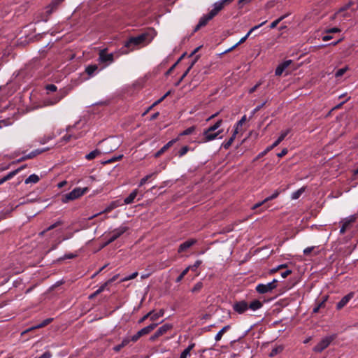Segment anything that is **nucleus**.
I'll return each instance as SVG.
<instances>
[{"label": "nucleus", "mask_w": 358, "mask_h": 358, "mask_svg": "<svg viewBox=\"0 0 358 358\" xmlns=\"http://www.w3.org/2000/svg\"><path fill=\"white\" fill-rule=\"evenodd\" d=\"M155 36V31L154 29H150L136 36L130 37L124 43V48L128 50H123L122 53L128 54L136 48L148 45L153 40Z\"/></svg>", "instance_id": "f257e3e1"}, {"label": "nucleus", "mask_w": 358, "mask_h": 358, "mask_svg": "<svg viewBox=\"0 0 358 358\" xmlns=\"http://www.w3.org/2000/svg\"><path fill=\"white\" fill-rule=\"evenodd\" d=\"M88 191L87 187L80 188L77 187L73 189L71 192L66 194L63 196L62 201L63 203H68L69 201L75 200L80 196H83Z\"/></svg>", "instance_id": "f03ea898"}, {"label": "nucleus", "mask_w": 358, "mask_h": 358, "mask_svg": "<svg viewBox=\"0 0 358 358\" xmlns=\"http://www.w3.org/2000/svg\"><path fill=\"white\" fill-rule=\"evenodd\" d=\"M129 228L125 225H122L113 231H110L108 235L110 236L108 241L103 245L102 248L109 245L112 242L115 241L119 237H120L124 233H125Z\"/></svg>", "instance_id": "7ed1b4c3"}, {"label": "nucleus", "mask_w": 358, "mask_h": 358, "mask_svg": "<svg viewBox=\"0 0 358 358\" xmlns=\"http://www.w3.org/2000/svg\"><path fill=\"white\" fill-rule=\"evenodd\" d=\"M98 61L100 64H104L105 66H108L114 62L113 53H108V49H101L99 52Z\"/></svg>", "instance_id": "20e7f679"}, {"label": "nucleus", "mask_w": 358, "mask_h": 358, "mask_svg": "<svg viewBox=\"0 0 358 358\" xmlns=\"http://www.w3.org/2000/svg\"><path fill=\"white\" fill-rule=\"evenodd\" d=\"M278 285V280L276 279L267 284H259L256 287V291L259 294H266L272 292L276 288Z\"/></svg>", "instance_id": "39448f33"}, {"label": "nucleus", "mask_w": 358, "mask_h": 358, "mask_svg": "<svg viewBox=\"0 0 358 358\" xmlns=\"http://www.w3.org/2000/svg\"><path fill=\"white\" fill-rule=\"evenodd\" d=\"M357 215H350L345 218H344L341 223L342 224V226L340 229V234H343L346 231L347 229H350L352 226V224L355 222V221L357 219Z\"/></svg>", "instance_id": "423d86ee"}, {"label": "nucleus", "mask_w": 358, "mask_h": 358, "mask_svg": "<svg viewBox=\"0 0 358 358\" xmlns=\"http://www.w3.org/2000/svg\"><path fill=\"white\" fill-rule=\"evenodd\" d=\"M290 131H291L290 129H287L284 131H282L279 137L278 138V139L274 143H273V144L267 147L265 149V150L260 154V156H263V155H266L267 152H268L269 151L273 150L274 148L278 146L285 139V138L288 135V134Z\"/></svg>", "instance_id": "0eeeda50"}, {"label": "nucleus", "mask_w": 358, "mask_h": 358, "mask_svg": "<svg viewBox=\"0 0 358 358\" xmlns=\"http://www.w3.org/2000/svg\"><path fill=\"white\" fill-rule=\"evenodd\" d=\"M232 1L233 0H221L215 2L213 4V8L208 13L210 15V17H214L225 6L229 5Z\"/></svg>", "instance_id": "6e6552de"}, {"label": "nucleus", "mask_w": 358, "mask_h": 358, "mask_svg": "<svg viewBox=\"0 0 358 358\" xmlns=\"http://www.w3.org/2000/svg\"><path fill=\"white\" fill-rule=\"evenodd\" d=\"M222 132V129H220L217 131H210L208 129H204L203 132V137L200 141V143H207L211 141H213L218 138L219 135Z\"/></svg>", "instance_id": "1a4fd4ad"}, {"label": "nucleus", "mask_w": 358, "mask_h": 358, "mask_svg": "<svg viewBox=\"0 0 358 358\" xmlns=\"http://www.w3.org/2000/svg\"><path fill=\"white\" fill-rule=\"evenodd\" d=\"M75 128L76 124L68 126L66 129V131L68 134L62 137V141L66 143L71 139H77L82 137L83 136V133L80 132L79 134H76L73 131Z\"/></svg>", "instance_id": "9d476101"}, {"label": "nucleus", "mask_w": 358, "mask_h": 358, "mask_svg": "<svg viewBox=\"0 0 358 358\" xmlns=\"http://www.w3.org/2000/svg\"><path fill=\"white\" fill-rule=\"evenodd\" d=\"M333 338L331 337H325L322 338L313 348L316 352H321L326 349L331 343Z\"/></svg>", "instance_id": "9b49d317"}, {"label": "nucleus", "mask_w": 358, "mask_h": 358, "mask_svg": "<svg viewBox=\"0 0 358 358\" xmlns=\"http://www.w3.org/2000/svg\"><path fill=\"white\" fill-rule=\"evenodd\" d=\"M233 309L238 314H243L248 309V304L245 301H238L233 305Z\"/></svg>", "instance_id": "f8f14e48"}, {"label": "nucleus", "mask_w": 358, "mask_h": 358, "mask_svg": "<svg viewBox=\"0 0 358 358\" xmlns=\"http://www.w3.org/2000/svg\"><path fill=\"white\" fill-rule=\"evenodd\" d=\"M266 23V21H264L263 22H262L261 24H258V25H256L255 27H253L248 32V34L243 36V38H241V40L236 43L235 44L232 48H229V50H227L226 52H229L231 50H232L234 48H235L236 47H237L238 45L244 43L247 38L249 37V36L251 34V33L252 31H254L255 30L259 29V27H261L262 26H263L264 24Z\"/></svg>", "instance_id": "ddd939ff"}, {"label": "nucleus", "mask_w": 358, "mask_h": 358, "mask_svg": "<svg viewBox=\"0 0 358 358\" xmlns=\"http://www.w3.org/2000/svg\"><path fill=\"white\" fill-rule=\"evenodd\" d=\"M64 1V0H52L51 3L45 8L46 13L48 15H51Z\"/></svg>", "instance_id": "4468645a"}, {"label": "nucleus", "mask_w": 358, "mask_h": 358, "mask_svg": "<svg viewBox=\"0 0 358 358\" xmlns=\"http://www.w3.org/2000/svg\"><path fill=\"white\" fill-rule=\"evenodd\" d=\"M353 292H350L349 294L343 296L341 299V300L336 304V308L338 310L342 309L353 298Z\"/></svg>", "instance_id": "2eb2a0df"}, {"label": "nucleus", "mask_w": 358, "mask_h": 358, "mask_svg": "<svg viewBox=\"0 0 358 358\" xmlns=\"http://www.w3.org/2000/svg\"><path fill=\"white\" fill-rule=\"evenodd\" d=\"M196 243V239H194V238L189 239L180 245L178 252L179 253L184 252L186 250H187L188 248H189L190 247H192L193 245H194Z\"/></svg>", "instance_id": "dca6fc26"}, {"label": "nucleus", "mask_w": 358, "mask_h": 358, "mask_svg": "<svg viewBox=\"0 0 358 358\" xmlns=\"http://www.w3.org/2000/svg\"><path fill=\"white\" fill-rule=\"evenodd\" d=\"M118 206V205L117 204V202L116 201H113L112 203H110L103 211L100 212V213H98L96 214H94L93 215H92L91 217H90L88 218L89 220H91L92 219H94V217H97L98 215L102 214V213H109L112 210L115 209V208H117Z\"/></svg>", "instance_id": "f3484780"}, {"label": "nucleus", "mask_w": 358, "mask_h": 358, "mask_svg": "<svg viewBox=\"0 0 358 358\" xmlns=\"http://www.w3.org/2000/svg\"><path fill=\"white\" fill-rule=\"evenodd\" d=\"M48 150H49L48 148H43V149H36V150L32 151L31 152H30L29 154H28L27 155L22 157L20 159H19V162H21V161H23L25 159H32V158L35 157L36 156H37L38 155L41 154L43 152L47 151Z\"/></svg>", "instance_id": "a211bd4d"}, {"label": "nucleus", "mask_w": 358, "mask_h": 358, "mask_svg": "<svg viewBox=\"0 0 358 358\" xmlns=\"http://www.w3.org/2000/svg\"><path fill=\"white\" fill-rule=\"evenodd\" d=\"M178 141V138L173 139L169 141L166 145H164L159 150H158L155 154V157H159L162 155L165 151H166L170 147H171L175 143Z\"/></svg>", "instance_id": "6ab92c4d"}, {"label": "nucleus", "mask_w": 358, "mask_h": 358, "mask_svg": "<svg viewBox=\"0 0 358 358\" xmlns=\"http://www.w3.org/2000/svg\"><path fill=\"white\" fill-rule=\"evenodd\" d=\"M292 60H287L279 64L275 71L276 76H281L283 71L290 65Z\"/></svg>", "instance_id": "aec40b11"}, {"label": "nucleus", "mask_w": 358, "mask_h": 358, "mask_svg": "<svg viewBox=\"0 0 358 358\" xmlns=\"http://www.w3.org/2000/svg\"><path fill=\"white\" fill-rule=\"evenodd\" d=\"M210 15L209 13H208L207 15H205L203 16H202L199 21V23L197 24V25L195 27V31H197L199 30L201 27L205 26L208 22L209 20H210L211 19H213V17H210Z\"/></svg>", "instance_id": "412c9836"}, {"label": "nucleus", "mask_w": 358, "mask_h": 358, "mask_svg": "<svg viewBox=\"0 0 358 358\" xmlns=\"http://www.w3.org/2000/svg\"><path fill=\"white\" fill-rule=\"evenodd\" d=\"M173 329V325L171 324H165L160 327L156 332L157 333V335L159 336H162L164 334H166L168 331H171Z\"/></svg>", "instance_id": "4be33fe9"}, {"label": "nucleus", "mask_w": 358, "mask_h": 358, "mask_svg": "<svg viewBox=\"0 0 358 358\" xmlns=\"http://www.w3.org/2000/svg\"><path fill=\"white\" fill-rule=\"evenodd\" d=\"M157 325H158V324H157V323H152V324L141 329L138 331L142 336H144V335H146V334H148L149 333H150L152 330H154L157 327Z\"/></svg>", "instance_id": "5701e85b"}, {"label": "nucleus", "mask_w": 358, "mask_h": 358, "mask_svg": "<svg viewBox=\"0 0 358 358\" xmlns=\"http://www.w3.org/2000/svg\"><path fill=\"white\" fill-rule=\"evenodd\" d=\"M138 191L137 189H134L130 194L124 200L125 204H130L134 202L135 198L137 196Z\"/></svg>", "instance_id": "b1692460"}, {"label": "nucleus", "mask_w": 358, "mask_h": 358, "mask_svg": "<svg viewBox=\"0 0 358 358\" xmlns=\"http://www.w3.org/2000/svg\"><path fill=\"white\" fill-rule=\"evenodd\" d=\"M97 71L98 66L96 64H90L85 68V73L90 77L93 76Z\"/></svg>", "instance_id": "393cba45"}, {"label": "nucleus", "mask_w": 358, "mask_h": 358, "mask_svg": "<svg viewBox=\"0 0 358 358\" xmlns=\"http://www.w3.org/2000/svg\"><path fill=\"white\" fill-rule=\"evenodd\" d=\"M237 134H238L237 128H235L234 131L232 136L230 137V138L227 141L224 142L222 144V147L224 149H228L231 145Z\"/></svg>", "instance_id": "a878e982"}, {"label": "nucleus", "mask_w": 358, "mask_h": 358, "mask_svg": "<svg viewBox=\"0 0 358 358\" xmlns=\"http://www.w3.org/2000/svg\"><path fill=\"white\" fill-rule=\"evenodd\" d=\"M158 171H155L153 173H151L147 176H145V177H143V178H141V180H140L139 182V186H143V185H145L150 179L151 178H154L157 176V175L158 174Z\"/></svg>", "instance_id": "bb28decb"}, {"label": "nucleus", "mask_w": 358, "mask_h": 358, "mask_svg": "<svg viewBox=\"0 0 358 358\" xmlns=\"http://www.w3.org/2000/svg\"><path fill=\"white\" fill-rule=\"evenodd\" d=\"M130 342V338L129 337H126L124 338L120 344L119 345H117L113 347V350L115 351V352H119L122 348H123L124 347L127 346Z\"/></svg>", "instance_id": "cd10ccee"}, {"label": "nucleus", "mask_w": 358, "mask_h": 358, "mask_svg": "<svg viewBox=\"0 0 358 358\" xmlns=\"http://www.w3.org/2000/svg\"><path fill=\"white\" fill-rule=\"evenodd\" d=\"M195 343H192L189 346L185 348L182 353L180 354V358H187L190 356L191 350L194 348Z\"/></svg>", "instance_id": "c85d7f7f"}, {"label": "nucleus", "mask_w": 358, "mask_h": 358, "mask_svg": "<svg viewBox=\"0 0 358 358\" xmlns=\"http://www.w3.org/2000/svg\"><path fill=\"white\" fill-rule=\"evenodd\" d=\"M263 304L259 300H255L252 301L250 305H248V308H250L252 310H257L262 307Z\"/></svg>", "instance_id": "c756f323"}, {"label": "nucleus", "mask_w": 358, "mask_h": 358, "mask_svg": "<svg viewBox=\"0 0 358 358\" xmlns=\"http://www.w3.org/2000/svg\"><path fill=\"white\" fill-rule=\"evenodd\" d=\"M101 154V151L98 149H96L87 155H85V159L87 160H92L94 158H96L97 156L100 155Z\"/></svg>", "instance_id": "7c9ffc66"}, {"label": "nucleus", "mask_w": 358, "mask_h": 358, "mask_svg": "<svg viewBox=\"0 0 358 358\" xmlns=\"http://www.w3.org/2000/svg\"><path fill=\"white\" fill-rule=\"evenodd\" d=\"M231 328L230 325L224 326L216 335L215 339L216 341L221 340L223 334L227 332Z\"/></svg>", "instance_id": "2f4dec72"}, {"label": "nucleus", "mask_w": 358, "mask_h": 358, "mask_svg": "<svg viewBox=\"0 0 358 358\" xmlns=\"http://www.w3.org/2000/svg\"><path fill=\"white\" fill-rule=\"evenodd\" d=\"M283 349H284V348L282 345H278V346L273 348L269 354V357H275L278 354L282 352Z\"/></svg>", "instance_id": "473e14b6"}, {"label": "nucleus", "mask_w": 358, "mask_h": 358, "mask_svg": "<svg viewBox=\"0 0 358 358\" xmlns=\"http://www.w3.org/2000/svg\"><path fill=\"white\" fill-rule=\"evenodd\" d=\"M38 180H39V177L37 175L31 174L25 180L24 182L26 184L36 183L38 182Z\"/></svg>", "instance_id": "72a5a7b5"}, {"label": "nucleus", "mask_w": 358, "mask_h": 358, "mask_svg": "<svg viewBox=\"0 0 358 358\" xmlns=\"http://www.w3.org/2000/svg\"><path fill=\"white\" fill-rule=\"evenodd\" d=\"M66 96L65 92H60L58 96L53 99L52 101H50L48 105H54L58 103L60 100H62Z\"/></svg>", "instance_id": "f704fd0d"}, {"label": "nucleus", "mask_w": 358, "mask_h": 358, "mask_svg": "<svg viewBox=\"0 0 358 358\" xmlns=\"http://www.w3.org/2000/svg\"><path fill=\"white\" fill-rule=\"evenodd\" d=\"M305 192V187H301L296 190V192H293L291 198L293 200L297 199L300 197V196Z\"/></svg>", "instance_id": "c9c22d12"}, {"label": "nucleus", "mask_w": 358, "mask_h": 358, "mask_svg": "<svg viewBox=\"0 0 358 358\" xmlns=\"http://www.w3.org/2000/svg\"><path fill=\"white\" fill-rule=\"evenodd\" d=\"M150 312H151V320L152 321L157 320L160 317H162L164 313V310H160L159 312L155 313H153V311H150Z\"/></svg>", "instance_id": "e433bc0d"}, {"label": "nucleus", "mask_w": 358, "mask_h": 358, "mask_svg": "<svg viewBox=\"0 0 358 358\" xmlns=\"http://www.w3.org/2000/svg\"><path fill=\"white\" fill-rule=\"evenodd\" d=\"M203 283L201 282H196L192 288L191 292L194 294L199 292L203 288Z\"/></svg>", "instance_id": "4c0bfd02"}, {"label": "nucleus", "mask_w": 358, "mask_h": 358, "mask_svg": "<svg viewBox=\"0 0 358 358\" xmlns=\"http://www.w3.org/2000/svg\"><path fill=\"white\" fill-rule=\"evenodd\" d=\"M283 190L281 189H276L273 194H271L270 196L266 198L264 200H263V202H267L268 201L273 200L278 196V195L282 192Z\"/></svg>", "instance_id": "58836bf2"}, {"label": "nucleus", "mask_w": 358, "mask_h": 358, "mask_svg": "<svg viewBox=\"0 0 358 358\" xmlns=\"http://www.w3.org/2000/svg\"><path fill=\"white\" fill-rule=\"evenodd\" d=\"M106 287H107V283L103 284L95 292H94L92 294H91L89 296V298L92 299V298L95 297L96 296H97L98 294H99L100 293L103 292Z\"/></svg>", "instance_id": "ea45409f"}, {"label": "nucleus", "mask_w": 358, "mask_h": 358, "mask_svg": "<svg viewBox=\"0 0 358 358\" xmlns=\"http://www.w3.org/2000/svg\"><path fill=\"white\" fill-rule=\"evenodd\" d=\"M62 224V222L61 221H57L55 223L52 224V225H50L49 227H48L45 230L41 231L40 233V235L41 236H43L45 234V233L48 231H50V230H52L55 228H56L57 227L59 226L60 224Z\"/></svg>", "instance_id": "a19ab883"}, {"label": "nucleus", "mask_w": 358, "mask_h": 358, "mask_svg": "<svg viewBox=\"0 0 358 358\" xmlns=\"http://www.w3.org/2000/svg\"><path fill=\"white\" fill-rule=\"evenodd\" d=\"M222 124V120H217L213 125L208 127V131H216Z\"/></svg>", "instance_id": "79ce46f5"}, {"label": "nucleus", "mask_w": 358, "mask_h": 358, "mask_svg": "<svg viewBox=\"0 0 358 358\" xmlns=\"http://www.w3.org/2000/svg\"><path fill=\"white\" fill-rule=\"evenodd\" d=\"M196 129L195 126L190 127L180 134V136H186L192 134Z\"/></svg>", "instance_id": "37998d69"}, {"label": "nucleus", "mask_w": 358, "mask_h": 358, "mask_svg": "<svg viewBox=\"0 0 358 358\" xmlns=\"http://www.w3.org/2000/svg\"><path fill=\"white\" fill-rule=\"evenodd\" d=\"M22 169H23V167H20V168L17 169L15 171L10 172L6 176H5L6 179H7V180L11 179L14 176H15L17 173H19Z\"/></svg>", "instance_id": "c03bdc74"}, {"label": "nucleus", "mask_w": 358, "mask_h": 358, "mask_svg": "<svg viewBox=\"0 0 358 358\" xmlns=\"http://www.w3.org/2000/svg\"><path fill=\"white\" fill-rule=\"evenodd\" d=\"M201 260H196L193 265H189L187 268L189 270L195 271L196 268L201 264Z\"/></svg>", "instance_id": "a18cd8bd"}, {"label": "nucleus", "mask_w": 358, "mask_h": 358, "mask_svg": "<svg viewBox=\"0 0 358 358\" xmlns=\"http://www.w3.org/2000/svg\"><path fill=\"white\" fill-rule=\"evenodd\" d=\"M42 327H43V326H42V324L40 323V324H37L36 326L31 327L24 330V331L22 332L21 335L23 336V335L26 334L27 333H28L29 331H33L34 329H40V328H42Z\"/></svg>", "instance_id": "49530a36"}, {"label": "nucleus", "mask_w": 358, "mask_h": 358, "mask_svg": "<svg viewBox=\"0 0 358 358\" xmlns=\"http://www.w3.org/2000/svg\"><path fill=\"white\" fill-rule=\"evenodd\" d=\"M285 17V15H282V16L280 17L278 19H277L275 21H273V22H271L269 26L270 28L274 29L280 23V22H281Z\"/></svg>", "instance_id": "de8ad7c7"}, {"label": "nucleus", "mask_w": 358, "mask_h": 358, "mask_svg": "<svg viewBox=\"0 0 358 358\" xmlns=\"http://www.w3.org/2000/svg\"><path fill=\"white\" fill-rule=\"evenodd\" d=\"M122 157H123V155H119L117 156H115V157H113L109 159L108 160L105 162V164H110V163L115 162L116 161H119V160L122 159Z\"/></svg>", "instance_id": "09e8293b"}, {"label": "nucleus", "mask_w": 358, "mask_h": 358, "mask_svg": "<svg viewBox=\"0 0 358 358\" xmlns=\"http://www.w3.org/2000/svg\"><path fill=\"white\" fill-rule=\"evenodd\" d=\"M188 271H189V268H186L185 269H184L182 271V272L180 273V275L176 279V282H180L183 279L185 275H187Z\"/></svg>", "instance_id": "8fccbe9b"}, {"label": "nucleus", "mask_w": 358, "mask_h": 358, "mask_svg": "<svg viewBox=\"0 0 358 358\" xmlns=\"http://www.w3.org/2000/svg\"><path fill=\"white\" fill-rule=\"evenodd\" d=\"M189 148L188 146H187V145L183 146L178 152L179 157H181L184 156L185 155H186V153L189 151Z\"/></svg>", "instance_id": "3c124183"}, {"label": "nucleus", "mask_w": 358, "mask_h": 358, "mask_svg": "<svg viewBox=\"0 0 358 358\" xmlns=\"http://www.w3.org/2000/svg\"><path fill=\"white\" fill-rule=\"evenodd\" d=\"M246 121V115H243L241 119L236 123L235 128H237V131H238V129L240 127H242L243 124Z\"/></svg>", "instance_id": "603ef678"}, {"label": "nucleus", "mask_w": 358, "mask_h": 358, "mask_svg": "<svg viewBox=\"0 0 358 358\" xmlns=\"http://www.w3.org/2000/svg\"><path fill=\"white\" fill-rule=\"evenodd\" d=\"M195 61L194 60V62H192V63L191 64V65L188 67V69L186 70V71L182 75L181 78H180L179 80V82H181L184 78L188 74L189 71H190V69L192 68L193 65L195 63Z\"/></svg>", "instance_id": "864d4df0"}, {"label": "nucleus", "mask_w": 358, "mask_h": 358, "mask_svg": "<svg viewBox=\"0 0 358 358\" xmlns=\"http://www.w3.org/2000/svg\"><path fill=\"white\" fill-rule=\"evenodd\" d=\"M341 30L337 27H334V28H331V29H326L324 31L325 33L327 34H334V33H339L341 32Z\"/></svg>", "instance_id": "5fc2aeb1"}, {"label": "nucleus", "mask_w": 358, "mask_h": 358, "mask_svg": "<svg viewBox=\"0 0 358 358\" xmlns=\"http://www.w3.org/2000/svg\"><path fill=\"white\" fill-rule=\"evenodd\" d=\"M352 2H349L348 3H347L345 6H344L343 7L341 8L337 12L336 15H338V14H341L342 13L343 11H345L346 10H348L351 6H352Z\"/></svg>", "instance_id": "6e6d98bb"}, {"label": "nucleus", "mask_w": 358, "mask_h": 358, "mask_svg": "<svg viewBox=\"0 0 358 358\" xmlns=\"http://www.w3.org/2000/svg\"><path fill=\"white\" fill-rule=\"evenodd\" d=\"M137 275H138V273L137 272H134L132 274H131L130 275H128V276L124 278L122 280V281L124 282V281H127V280H130L134 279L136 277H137Z\"/></svg>", "instance_id": "4d7b16f0"}, {"label": "nucleus", "mask_w": 358, "mask_h": 358, "mask_svg": "<svg viewBox=\"0 0 358 358\" xmlns=\"http://www.w3.org/2000/svg\"><path fill=\"white\" fill-rule=\"evenodd\" d=\"M346 71L347 68H342L338 69L335 74L336 77L338 78L342 76L346 72Z\"/></svg>", "instance_id": "13d9d810"}, {"label": "nucleus", "mask_w": 358, "mask_h": 358, "mask_svg": "<svg viewBox=\"0 0 358 358\" xmlns=\"http://www.w3.org/2000/svg\"><path fill=\"white\" fill-rule=\"evenodd\" d=\"M45 89L46 90H48V92H55L57 91V86L53 85V84H50V85H47L45 86Z\"/></svg>", "instance_id": "bf43d9fd"}, {"label": "nucleus", "mask_w": 358, "mask_h": 358, "mask_svg": "<svg viewBox=\"0 0 358 358\" xmlns=\"http://www.w3.org/2000/svg\"><path fill=\"white\" fill-rule=\"evenodd\" d=\"M326 300H327V297L321 303H320L316 307H315L313 308V313H317L319 311L320 308L324 306Z\"/></svg>", "instance_id": "052dcab7"}, {"label": "nucleus", "mask_w": 358, "mask_h": 358, "mask_svg": "<svg viewBox=\"0 0 358 358\" xmlns=\"http://www.w3.org/2000/svg\"><path fill=\"white\" fill-rule=\"evenodd\" d=\"M141 337V335L140 334L139 331H138L136 334L129 338L130 341L136 342Z\"/></svg>", "instance_id": "680f3d73"}, {"label": "nucleus", "mask_w": 358, "mask_h": 358, "mask_svg": "<svg viewBox=\"0 0 358 358\" xmlns=\"http://www.w3.org/2000/svg\"><path fill=\"white\" fill-rule=\"evenodd\" d=\"M315 247L314 246H312V247H308L306 248H305L303 250V254L305 255H308L313 250H314Z\"/></svg>", "instance_id": "e2e57ef3"}, {"label": "nucleus", "mask_w": 358, "mask_h": 358, "mask_svg": "<svg viewBox=\"0 0 358 358\" xmlns=\"http://www.w3.org/2000/svg\"><path fill=\"white\" fill-rule=\"evenodd\" d=\"M52 357V354L50 352L47 351L42 354L40 357L37 358H50Z\"/></svg>", "instance_id": "0e129e2a"}, {"label": "nucleus", "mask_w": 358, "mask_h": 358, "mask_svg": "<svg viewBox=\"0 0 358 358\" xmlns=\"http://www.w3.org/2000/svg\"><path fill=\"white\" fill-rule=\"evenodd\" d=\"M288 152V150L287 148H284L282 150V151L279 153L277 154V156L280 158L284 157L285 155H286Z\"/></svg>", "instance_id": "69168bd1"}, {"label": "nucleus", "mask_w": 358, "mask_h": 358, "mask_svg": "<svg viewBox=\"0 0 358 358\" xmlns=\"http://www.w3.org/2000/svg\"><path fill=\"white\" fill-rule=\"evenodd\" d=\"M150 318L151 320V312L150 311L149 313H148L146 315H145L140 320H139V323H142L146 319L148 318Z\"/></svg>", "instance_id": "338daca9"}, {"label": "nucleus", "mask_w": 358, "mask_h": 358, "mask_svg": "<svg viewBox=\"0 0 358 358\" xmlns=\"http://www.w3.org/2000/svg\"><path fill=\"white\" fill-rule=\"evenodd\" d=\"M52 321V318H48L45 320H43L41 324H42V326L45 327L47 326L48 324H49Z\"/></svg>", "instance_id": "774afa93"}]
</instances>
